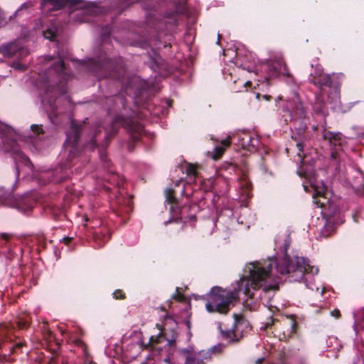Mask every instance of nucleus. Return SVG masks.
Masks as SVG:
<instances>
[{
	"instance_id": "58836bf2",
	"label": "nucleus",
	"mask_w": 364,
	"mask_h": 364,
	"mask_svg": "<svg viewBox=\"0 0 364 364\" xmlns=\"http://www.w3.org/2000/svg\"><path fill=\"white\" fill-rule=\"evenodd\" d=\"M63 240H65V242L66 243H68V242H70V238H69V237H65Z\"/></svg>"
},
{
	"instance_id": "c85d7f7f",
	"label": "nucleus",
	"mask_w": 364,
	"mask_h": 364,
	"mask_svg": "<svg viewBox=\"0 0 364 364\" xmlns=\"http://www.w3.org/2000/svg\"><path fill=\"white\" fill-rule=\"evenodd\" d=\"M331 316H335L336 318H339L340 317V312L337 309L333 310V311H331Z\"/></svg>"
},
{
	"instance_id": "a18cd8bd",
	"label": "nucleus",
	"mask_w": 364,
	"mask_h": 364,
	"mask_svg": "<svg viewBox=\"0 0 364 364\" xmlns=\"http://www.w3.org/2000/svg\"><path fill=\"white\" fill-rule=\"evenodd\" d=\"M264 97L266 99V100H269V96H267V95H264Z\"/></svg>"
},
{
	"instance_id": "39448f33",
	"label": "nucleus",
	"mask_w": 364,
	"mask_h": 364,
	"mask_svg": "<svg viewBox=\"0 0 364 364\" xmlns=\"http://www.w3.org/2000/svg\"><path fill=\"white\" fill-rule=\"evenodd\" d=\"M81 131V126L71 122L70 129L67 133V139L64 144L65 149L68 151V161H71L79 153L77 141Z\"/></svg>"
},
{
	"instance_id": "9d476101",
	"label": "nucleus",
	"mask_w": 364,
	"mask_h": 364,
	"mask_svg": "<svg viewBox=\"0 0 364 364\" xmlns=\"http://www.w3.org/2000/svg\"><path fill=\"white\" fill-rule=\"evenodd\" d=\"M267 68L272 75L277 76L279 75L289 76V70L280 55L275 56L273 60L267 62Z\"/></svg>"
},
{
	"instance_id": "412c9836",
	"label": "nucleus",
	"mask_w": 364,
	"mask_h": 364,
	"mask_svg": "<svg viewBox=\"0 0 364 364\" xmlns=\"http://www.w3.org/2000/svg\"><path fill=\"white\" fill-rule=\"evenodd\" d=\"M323 75V68L320 65H316L314 69V73H311L310 80H317Z\"/></svg>"
},
{
	"instance_id": "e433bc0d",
	"label": "nucleus",
	"mask_w": 364,
	"mask_h": 364,
	"mask_svg": "<svg viewBox=\"0 0 364 364\" xmlns=\"http://www.w3.org/2000/svg\"><path fill=\"white\" fill-rule=\"evenodd\" d=\"M262 358H259L257 361H256V363L257 364H260L262 362Z\"/></svg>"
},
{
	"instance_id": "aec40b11",
	"label": "nucleus",
	"mask_w": 364,
	"mask_h": 364,
	"mask_svg": "<svg viewBox=\"0 0 364 364\" xmlns=\"http://www.w3.org/2000/svg\"><path fill=\"white\" fill-rule=\"evenodd\" d=\"M92 72L95 73V75H97L99 77H107L106 75H101L98 73V70H105L107 68V65L105 63L96 62L95 60H92Z\"/></svg>"
},
{
	"instance_id": "a878e982",
	"label": "nucleus",
	"mask_w": 364,
	"mask_h": 364,
	"mask_svg": "<svg viewBox=\"0 0 364 364\" xmlns=\"http://www.w3.org/2000/svg\"><path fill=\"white\" fill-rule=\"evenodd\" d=\"M113 296L116 299H124V294L121 291V290H116L114 293H113Z\"/></svg>"
},
{
	"instance_id": "a211bd4d",
	"label": "nucleus",
	"mask_w": 364,
	"mask_h": 364,
	"mask_svg": "<svg viewBox=\"0 0 364 364\" xmlns=\"http://www.w3.org/2000/svg\"><path fill=\"white\" fill-rule=\"evenodd\" d=\"M185 170L188 177V182H194L198 174L196 166L191 164H187L185 166Z\"/></svg>"
},
{
	"instance_id": "6e6552de",
	"label": "nucleus",
	"mask_w": 364,
	"mask_h": 364,
	"mask_svg": "<svg viewBox=\"0 0 364 364\" xmlns=\"http://www.w3.org/2000/svg\"><path fill=\"white\" fill-rule=\"evenodd\" d=\"M234 324L232 327L227 331H222L223 336L232 342H237L242 337V331L239 330V326L245 321L242 315L234 314Z\"/></svg>"
},
{
	"instance_id": "393cba45",
	"label": "nucleus",
	"mask_w": 364,
	"mask_h": 364,
	"mask_svg": "<svg viewBox=\"0 0 364 364\" xmlns=\"http://www.w3.org/2000/svg\"><path fill=\"white\" fill-rule=\"evenodd\" d=\"M31 131L34 133L35 136L43 133V129L41 126L33 124L31 126Z\"/></svg>"
},
{
	"instance_id": "79ce46f5",
	"label": "nucleus",
	"mask_w": 364,
	"mask_h": 364,
	"mask_svg": "<svg viewBox=\"0 0 364 364\" xmlns=\"http://www.w3.org/2000/svg\"><path fill=\"white\" fill-rule=\"evenodd\" d=\"M100 158H101V160H102V161H105V157H104V156L102 155V154H100Z\"/></svg>"
},
{
	"instance_id": "4be33fe9",
	"label": "nucleus",
	"mask_w": 364,
	"mask_h": 364,
	"mask_svg": "<svg viewBox=\"0 0 364 364\" xmlns=\"http://www.w3.org/2000/svg\"><path fill=\"white\" fill-rule=\"evenodd\" d=\"M43 34L45 38L52 41H53L55 37V31L53 28H48L46 31H43Z\"/></svg>"
},
{
	"instance_id": "c756f323",
	"label": "nucleus",
	"mask_w": 364,
	"mask_h": 364,
	"mask_svg": "<svg viewBox=\"0 0 364 364\" xmlns=\"http://www.w3.org/2000/svg\"><path fill=\"white\" fill-rule=\"evenodd\" d=\"M1 237L2 239H4L5 240H9V237H10L9 235H8L6 233H1Z\"/></svg>"
},
{
	"instance_id": "20e7f679",
	"label": "nucleus",
	"mask_w": 364,
	"mask_h": 364,
	"mask_svg": "<svg viewBox=\"0 0 364 364\" xmlns=\"http://www.w3.org/2000/svg\"><path fill=\"white\" fill-rule=\"evenodd\" d=\"M0 149L6 152L21 155V151L16 142V133L11 128L3 124H0Z\"/></svg>"
},
{
	"instance_id": "49530a36",
	"label": "nucleus",
	"mask_w": 364,
	"mask_h": 364,
	"mask_svg": "<svg viewBox=\"0 0 364 364\" xmlns=\"http://www.w3.org/2000/svg\"><path fill=\"white\" fill-rule=\"evenodd\" d=\"M220 35L219 34V35H218V43L220 41Z\"/></svg>"
},
{
	"instance_id": "f3484780",
	"label": "nucleus",
	"mask_w": 364,
	"mask_h": 364,
	"mask_svg": "<svg viewBox=\"0 0 364 364\" xmlns=\"http://www.w3.org/2000/svg\"><path fill=\"white\" fill-rule=\"evenodd\" d=\"M323 138L328 139L331 145L336 146L337 143L341 144V136L339 133L326 132Z\"/></svg>"
},
{
	"instance_id": "1a4fd4ad",
	"label": "nucleus",
	"mask_w": 364,
	"mask_h": 364,
	"mask_svg": "<svg viewBox=\"0 0 364 364\" xmlns=\"http://www.w3.org/2000/svg\"><path fill=\"white\" fill-rule=\"evenodd\" d=\"M114 123L124 127L132 134L134 140H137L143 132V127L140 123L122 116L116 117Z\"/></svg>"
},
{
	"instance_id": "de8ad7c7",
	"label": "nucleus",
	"mask_w": 364,
	"mask_h": 364,
	"mask_svg": "<svg viewBox=\"0 0 364 364\" xmlns=\"http://www.w3.org/2000/svg\"><path fill=\"white\" fill-rule=\"evenodd\" d=\"M107 29V33H110L109 29L108 28Z\"/></svg>"
},
{
	"instance_id": "37998d69",
	"label": "nucleus",
	"mask_w": 364,
	"mask_h": 364,
	"mask_svg": "<svg viewBox=\"0 0 364 364\" xmlns=\"http://www.w3.org/2000/svg\"><path fill=\"white\" fill-rule=\"evenodd\" d=\"M126 203L128 204L130 203V199L129 198H127L126 199Z\"/></svg>"
},
{
	"instance_id": "a19ab883",
	"label": "nucleus",
	"mask_w": 364,
	"mask_h": 364,
	"mask_svg": "<svg viewBox=\"0 0 364 364\" xmlns=\"http://www.w3.org/2000/svg\"><path fill=\"white\" fill-rule=\"evenodd\" d=\"M304 189H305V191H310L309 190V188H308L307 186L304 185Z\"/></svg>"
},
{
	"instance_id": "7c9ffc66",
	"label": "nucleus",
	"mask_w": 364,
	"mask_h": 364,
	"mask_svg": "<svg viewBox=\"0 0 364 364\" xmlns=\"http://www.w3.org/2000/svg\"><path fill=\"white\" fill-rule=\"evenodd\" d=\"M70 164H69V162H68H68H66L65 164H61V167H62L63 168H70Z\"/></svg>"
},
{
	"instance_id": "f257e3e1",
	"label": "nucleus",
	"mask_w": 364,
	"mask_h": 364,
	"mask_svg": "<svg viewBox=\"0 0 364 364\" xmlns=\"http://www.w3.org/2000/svg\"><path fill=\"white\" fill-rule=\"evenodd\" d=\"M318 269L309 264V261L298 256L289 257L287 254L279 260L270 259L263 262H251L246 264L244 275L237 283L234 290L214 287L211 289L205 304L210 313L218 312L226 314L230 306H234L240 293L247 298L254 296V291L262 289L259 297L264 299L272 296L277 290L279 274H288L291 282H302L306 284L311 282Z\"/></svg>"
},
{
	"instance_id": "c03bdc74",
	"label": "nucleus",
	"mask_w": 364,
	"mask_h": 364,
	"mask_svg": "<svg viewBox=\"0 0 364 364\" xmlns=\"http://www.w3.org/2000/svg\"><path fill=\"white\" fill-rule=\"evenodd\" d=\"M331 156L336 158V153H332Z\"/></svg>"
},
{
	"instance_id": "7ed1b4c3",
	"label": "nucleus",
	"mask_w": 364,
	"mask_h": 364,
	"mask_svg": "<svg viewBox=\"0 0 364 364\" xmlns=\"http://www.w3.org/2000/svg\"><path fill=\"white\" fill-rule=\"evenodd\" d=\"M42 3L44 5L50 6V10H59L68 6L71 12L81 10L90 13L96 8L95 3L85 0H42Z\"/></svg>"
},
{
	"instance_id": "ea45409f",
	"label": "nucleus",
	"mask_w": 364,
	"mask_h": 364,
	"mask_svg": "<svg viewBox=\"0 0 364 364\" xmlns=\"http://www.w3.org/2000/svg\"><path fill=\"white\" fill-rule=\"evenodd\" d=\"M189 219H190L191 220H195L196 217H195L194 215H191V216L189 217Z\"/></svg>"
},
{
	"instance_id": "bb28decb",
	"label": "nucleus",
	"mask_w": 364,
	"mask_h": 364,
	"mask_svg": "<svg viewBox=\"0 0 364 364\" xmlns=\"http://www.w3.org/2000/svg\"><path fill=\"white\" fill-rule=\"evenodd\" d=\"M17 323H18V326L20 328H25L27 326L28 321H23V320H18L17 321Z\"/></svg>"
},
{
	"instance_id": "2eb2a0df",
	"label": "nucleus",
	"mask_w": 364,
	"mask_h": 364,
	"mask_svg": "<svg viewBox=\"0 0 364 364\" xmlns=\"http://www.w3.org/2000/svg\"><path fill=\"white\" fill-rule=\"evenodd\" d=\"M230 144V136L221 141V146H215L213 150V158L216 160L221 157L225 148L228 147Z\"/></svg>"
},
{
	"instance_id": "cd10ccee",
	"label": "nucleus",
	"mask_w": 364,
	"mask_h": 364,
	"mask_svg": "<svg viewBox=\"0 0 364 364\" xmlns=\"http://www.w3.org/2000/svg\"><path fill=\"white\" fill-rule=\"evenodd\" d=\"M95 240L96 242L99 244L100 246L103 245L107 241V238H106L103 242H100V236L97 234L95 235Z\"/></svg>"
},
{
	"instance_id": "72a5a7b5",
	"label": "nucleus",
	"mask_w": 364,
	"mask_h": 364,
	"mask_svg": "<svg viewBox=\"0 0 364 364\" xmlns=\"http://www.w3.org/2000/svg\"><path fill=\"white\" fill-rule=\"evenodd\" d=\"M128 4H131L136 1L137 0H126Z\"/></svg>"
},
{
	"instance_id": "dca6fc26",
	"label": "nucleus",
	"mask_w": 364,
	"mask_h": 364,
	"mask_svg": "<svg viewBox=\"0 0 364 364\" xmlns=\"http://www.w3.org/2000/svg\"><path fill=\"white\" fill-rule=\"evenodd\" d=\"M310 82L316 85H318L320 87L326 86L331 87L332 86V79L330 75L323 74L317 80H309Z\"/></svg>"
},
{
	"instance_id": "b1692460",
	"label": "nucleus",
	"mask_w": 364,
	"mask_h": 364,
	"mask_svg": "<svg viewBox=\"0 0 364 364\" xmlns=\"http://www.w3.org/2000/svg\"><path fill=\"white\" fill-rule=\"evenodd\" d=\"M12 68L16 70H26L27 66L26 64H22L19 61H14L12 64Z\"/></svg>"
},
{
	"instance_id": "4468645a",
	"label": "nucleus",
	"mask_w": 364,
	"mask_h": 364,
	"mask_svg": "<svg viewBox=\"0 0 364 364\" xmlns=\"http://www.w3.org/2000/svg\"><path fill=\"white\" fill-rule=\"evenodd\" d=\"M176 340V335L172 334L169 338L166 332L159 333L157 336H151L149 338V346L152 348H155V346L159 343H161L164 341L167 342L168 346L174 345Z\"/></svg>"
},
{
	"instance_id": "2f4dec72",
	"label": "nucleus",
	"mask_w": 364,
	"mask_h": 364,
	"mask_svg": "<svg viewBox=\"0 0 364 364\" xmlns=\"http://www.w3.org/2000/svg\"><path fill=\"white\" fill-rule=\"evenodd\" d=\"M186 325L188 329L190 330L191 324V321L189 320L186 321Z\"/></svg>"
},
{
	"instance_id": "ddd939ff",
	"label": "nucleus",
	"mask_w": 364,
	"mask_h": 364,
	"mask_svg": "<svg viewBox=\"0 0 364 364\" xmlns=\"http://www.w3.org/2000/svg\"><path fill=\"white\" fill-rule=\"evenodd\" d=\"M309 183L311 188L312 189V196L314 198V203L316 204L318 206H323V201H321L320 199L318 200H316L317 197L326 199V198L323 196V194L325 193L326 188L325 187L323 181H317L316 179H311Z\"/></svg>"
},
{
	"instance_id": "c9c22d12",
	"label": "nucleus",
	"mask_w": 364,
	"mask_h": 364,
	"mask_svg": "<svg viewBox=\"0 0 364 364\" xmlns=\"http://www.w3.org/2000/svg\"><path fill=\"white\" fill-rule=\"evenodd\" d=\"M122 200H124V199H122V198H119L117 200V203H119V205H122Z\"/></svg>"
},
{
	"instance_id": "473e14b6",
	"label": "nucleus",
	"mask_w": 364,
	"mask_h": 364,
	"mask_svg": "<svg viewBox=\"0 0 364 364\" xmlns=\"http://www.w3.org/2000/svg\"><path fill=\"white\" fill-rule=\"evenodd\" d=\"M120 208H121V210H119V213H122L124 211V210H123L124 208L121 207ZM124 208L126 209V210H124L125 212H128L129 211V210H128L129 208L128 207L126 206V207H124Z\"/></svg>"
},
{
	"instance_id": "9b49d317",
	"label": "nucleus",
	"mask_w": 364,
	"mask_h": 364,
	"mask_svg": "<svg viewBox=\"0 0 364 364\" xmlns=\"http://www.w3.org/2000/svg\"><path fill=\"white\" fill-rule=\"evenodd\" d=\"M19 52V56L23 57L28 54L26 49L23 48L18 41H15L0 46V54L4 57H12Z\"/></svg>"
},
{
	"instance_id": "09e8293b",
	"label": "nucleus",
	"mask_w": 364,
	"mask_h": 364,
	"mask_svg": "<svg viewBox=\"0 0 364 364\" xmlns=\"http://www.w3.org/2000/svg\"><path fill=\"white\" fill-rule=\"evenodd\" d=\"M182 211H183V210H180V213H179L181 215H183Z\"/></svg>"
},
{
	"instance_id": "6ab92c4d",
	"label": "nucleus",
	"mask_w": 364,
	"mask_h": 364,
	"mask_svg": "<svg viewBox=\"0 0 364 364\" xmlns=\"http://www.w3.org/2000/svg\"><path fill=\"white\" fill-rule=\"evenodd\" d=\"M166 201L171 204V211H175V208L178 209L176 200L173 196V191L172 189L166 191Z\"/></svg>"
},
{
	"instance_id": "f8f14e48",
	"label": "nucleus",
	"mask_w": 364,
	"mask_h": 364,
	"mask_svg": "<svg viewBox=\"0 0 364 364\" xmlns=\"http://www.w3.org/2000/svg\"><path fill=\"white\" fill-rule=\"evenodd\" d=\"M295 129H298V132L296 134H294L292 136V139L296 141V146L297 147L298 151H297V156L298 157L302 160L303 159V151L304 147L305 146V143L306 141V137L305 136L304 131L306 129V123L301 122L299 127H296L295 126Z\"/></svg>"
},
{
	"instance_id": "f03ea898",
	"label": "nucleus",
	"mask_w": 364,
	"mask_h": 364,
	"mask_svg": "<svg viewBox=\"0 0 364 364\" xmlns=\"http://www.w3.org/2000/svg\"><path fill=\"white\" fill-rule=\"evenodd\" d=\"M53 70L57 75V77L60 79V82L58 85H48L46 88L45 96L42 99V102L44 104L47 101L49 104L52 112H54L55 107L51 99L53 97H56L58 95H62L65 93L66 88L64 82L68 80L70 77L69 75L65 72L63 60L61 58H59L57 63H55L50 71Z\"/></svg>"
},
{
	"instance_id": "0eeeda50",
	"label": "nucleus",
	"mask_w": 364,
	"mask_h": 364,
	"mask_svg": "<svg viewBox=\"0 0 364 364\" xmlns=\"http://www.w3.org/2000/svg\"><path fill=\"white\" fill-rule=\"evenodd\" d=\"M181 353L185 356V364H205V360L210 357V350L195 352L192 348H184Z\"/></svg>"
},
{
	"instance_id": "423d86ee",
	"label": "nucleus",
	"mask_w": 364,
	"mask_h": 364,
	"mask_svg": "<svg viewBox=\"0 0 364 364\" xmlns=\"http://www.w3.org/2000/svg\"><path fill=\"white\" fill-rule=\"evenodd\" d=\"M283 109L289 114V120L294 121L295 123L297 121H303L306 118L305 109L296 95H294L290 100L286 102Z\"/></svg>"
},
{
	"instance_id": "f704fd0d",
	"label": "nucleus",
	"mask_w": 364,
	"mask_h": 364,
	"mask_svg": "<svg viewBox=\"0 0 364 364\" xmlns=\"http://www.w3.org/2000/svg\"><path fill=\"white\" fill-rule=\"evenodd\" d=\"M87 146H90L91 149H93L95 147L94 142L92 141Z\"/></svg>"
},
{
	"instance_id": "5701e85b",
	"label": "nucleus",
	"mask_w": 364,
	"mask_h": 364,
	"mask_svg": "<svg viewBox=\"0 0 364 364\" xmlns=\"http://www.w3.org/2000/svg\"><path fill=\"white\" fill-rule=\"evenodd\" d=\"M296 323L294 320H291L289 323V328L287 330L288 336L290 337L296 332Z\"/></svg>"
},
{
	"instance_id": "8fccbe9b",
	"label": "nucleus",
	"mask_w": 364,
	"mask_h": 364,
	"mask_svg": "<svg viewBox=\"0 0 364 364\" xmlns=\"http://www.w3.org/2000/svg\"><path fill=\"white\" fill-rule=\"evenodd\" d=\"M251 82L250 81H247L245 84L247 85V84H250Z\"/></svg>"
},
{
	"instance_id": "4c0bfd02",
	"label": "nucleus",
	"mask_w": 364,
	"mask_h": 364,
	"mask_svg": "<svg viewBox=\"0 0 364 364\" xmlns=\"http://www.w3.org/2000/svg\"><path fill=\"white\" fill-rule=\"evenodd\" d=\"M28 6V4H23L21 5L20 9H23V8H26Z\"/></svg>"
}]
</instances>
